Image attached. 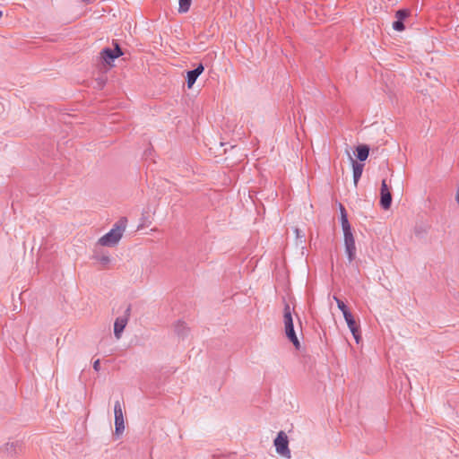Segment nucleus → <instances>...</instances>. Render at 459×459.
I'll return each instance as SVG.
<instances>
[{
	"mask_svg": "<svg viewBox=\"0 0 459 459\" xmlns=\"http://www.w3.org/2000/svg\"><path fill=\"white\" fill-rule=\"evenodd\" d=\"M283 323L285 328V333L288 339L293 343L296 349L300 348V342L296 336L294 326H293V319L291 316L290 307L289 305H286L284 307V315H283Z\"/></svg>",
	"mask_w": 459,
	"mask_h": 459,
	"instance_id": "obj_1",
	"label": "nucleus"
},
{
	"mask_svg": "<svg viewBox=\"0 0 459 459\" xmlns=\"http://www.w3.org/2000/svg\"><path fill=\"white\" fill-rule=\"evenodd\" d=\"M125 231V226L115 225L107 234L99 239V244L103 247H114L121 239Z\"/></svg>",
	"mask_w": 459,
	"mask_h": 459,
	"instance_id": "obj_2",
	"label": "nucleus"
},
{
	"mask_svg": "<svg viewBox=\"0 0 459 459\" xmlns=\"http://www.w3.org/2000/svg\"><path fill=\"white\" fill-rule=\"evenodd\" d=\"M275 450L281 456L290 459L291 457L289 448L288 436L284 431H280L273 441Z\"/></svg>",
	"mask_w": 459,
	"mask_h": 459,
	"instance_id": "obj_3",
	"label": "nucleus"
},
{
	"mask_svg": "<svg viewBox=\"0 0 459 459\" xmlns=\"http://www.w3.org/2000/svg\"><path fill=\"white\" fill-rule=\"evenodd\" d=\"M115 414V433L119 436L125 430L124 406L120 401H117L114 405Z\"/></svg>",
	"mask_w": 459,
	"mask_h": 459,
	"instance_id": "obj_4",
	"label": "nucleus"
},
{
	"mask_svg": "<svg viewBox=\"0 0 459 459\" xmlns=\"http://www.w3.org/2000/svg\"><path fill=\"white\" fill-rule=\"evenodd\" d=\"M115 48L113 49L111 48H104L101 50L100 52V58L102 59V61L108 65L109 66H112L113 65V61L121 56L123 55V52L119 47V45L116 42L115 44Z\"/></svg>",
	"mask_w": 459,
	"mask_h": 459,
	"instance_id": "obj_5",
	"label": "nucleus"
},
{
	"mask_svg": "<svg viewBox=\"0 0 459 459\" xmlns=\"http://www.w3.org/2000/svg\"><path fill=\"white\" fill-rule=\"evenodd\" d=\"M392 204L391 188L388 186L386 180L383 179L380 188V205L384 210H388Z\"/></svg>",
	"mask_w": 459,
	"mask_h": 459,
	"instance_id": "obj_6",
	"label": "nucleus"
},
{
	"mask_svg": "<svg viewBox=\"0 0 459 459\" xmlns=\"http://www.w3.org/2000/svg\"><path fill=\"white\" fill-rule=\"evenodd\" d=\"M343 236L346 254L348 255L349 261L351 262L356 255L355 240L351 230L348 231H343Z\"/></svg>",
	"mask_w": 459,
	"mask_h": 459,
	"instance_id": "obj_7",
	"label": "nucleus"
},
{
	"mask_svg": "<svg viewBox=\"0 0 459 459\" xmlns=\"http://www.w3.org/2000/svg\"><path fill=\"white\" fill-rule=\"evenodd\" d=\"M130 316V308L128 307L125 315L116 319L114 324V334L117 339H120L124 329L126 328Z\"/></svg>",
	"mask_w": 459,
	"mask_h": 459,
	"instance_id": "obj_8",
	"label": "nucleus"
},
{
	"mask_svg": "<svg viewBox=\"0 0 459 459\" xmlns=\"http://www.w3.org/2000/svg\"><path fill=\"white\" fill-rule=\"evenodd\" d=\"M204 67L203 65H199L195 69L187 72L186 80L187 87L191 89L195 82L197 77L204 72Z\"/></svg>",
	"mask_w": 459,
	"mask_h": 459,
	"instance_id": "obj_9",
	"label": "nucleus"
},
{
	"mask_svg": "<svg viewBox=\"0 0 459 459\" xmlns=\"http://www.w3.org/2000/svg\"><path fill=\"white\" fill-rule=\"evenodd\" d=\"M348 155L351 156V154L349 152H348ZM350 159H351V164H352L354 184H355V186H357L358 181L359 180V178L362 175L363 165L355 161L351 157H350Z\"/></svg>",
	"mask_w": 459,
	"mask_h": 459,
	"instance_id": "obj_10",
	"label": "nucleus"
},
{
	"mask_svg": "<svg viewBox=\"0 0 459 459\" xmlns=\"http://www.w3.org/2000/svg\"><path fill=\"white\" fill-rule=\"evenodd\" d=\"M340 212H341V224L342 231L351 230V225L348 221L347 212L342 204H340Z\"/></svg>",
	"mask_w": 459,
	"mask_h": 459,
	"instance_id": "obj_11",
	"label": "nucleus"
},
{
	"mask_svg": "<svg viewBox=\"0 0 459 459\" xmlns=\"http://www.w3.org/2000/svg\"><path fill=\"white\" fill-rule=\"evenodd\" d=\"M357 157L360 161H364L368 159L369 154V148L366 144H360L356 148Z\"/></svg>",
	"mask_w": 459,
	"mask_h": 459,
	"instance_id": "obj_12",
	"label": "nucleus"
},
{
	"mask_svg": "<svg viewBox=\"0 0 459 459\" xmlns=\"http://www.w3.org/2000/svg\"><path fill=\"white\" fill-rule=\"evenodd\" d=\"M343 316L351 333H355L356 330L359 329V326L357 325L351 313H345V316Z\"/></svg>",
	"mask_w": 459,
	"mask_h": 459,
	"instance_id": "obj_13",
	"label": "nucleus"
},
{
	"mask_svg": "<svg viewBox=\"0 0 459 459\" xmlns=\"http://www.w3.org/2000/svg\"><path fill=\"white\" fill-rule=\"evenodd\" d=\"M96 260L102 269L108 268L112 261L111 257L108 255H101Z\"/></svg>",
	"mask_w": 459,
	"mask_h": 459,
	"instance_id": "obj_14",
	"label": "nucleus"
},
{
	"mask_svg": "<svg viewBox=\"0 0 459 459\" xmlns=\"http://www.w3.org/2000/svg\"><path fill=\"white\" fill-rule=\"evenodd\" d=\"M192 0H178V12L185 13L189 11Z\"/></svg>",
	"mask_w": 459,
	"mask_h": 459,
	"instance_id": "obj_15",
	"label": "nucleus"
},
{
	"mask_svg": "<svg viewBox=\"0 0 459 459\" xmlns=\"http://www.w3.org/2000/svg\"><path fill=\"white\" fill-rule=\"evenodd\" d=\"M334 299L337 303L339 309L342 312L343 316H345V313H350V311L347 309V307L345 306L343 301H342L341 299H339L336 297H334Z\"/></svg>",
	"mask_w": 459,
	"mask_h": 459,
	"instance_id": "obj_16",
	"label": "nucleus"
},
{
	"mask_svg": "<svg viewBox=\"0 0 459 459\" xmlns=\"http://www.w3.org/2000/svg\"><path fill=\"white\" fill-rule=\"evenodd\" d=\"M409 16V11L407 10H399L396 12L395 17L399 20H405Z\"/></svg>",
	"mask_w": 459,
	"mask_h": 459,
	"instance_id": "obj_17",
	"label": "nucleus"
},
{
	"mask_svg": "<svg viewBox=\"0 0 459 459\" xmlns=\"http://www.w3.org/2000/svg\"><path fill=\"white\" fill-rule=\"evenodd\" d=\"M409 16V11L407 10H399L396 12L395 17L399 20H405Z\"/></svg>",
	"mask_w": 459,
	"mask_h": 459,
	"instance_id": "obj_18",
	"label": "nucleus"
},
{
	"mask_svg": "<svg viewBox=\"0 0 459 459\" xmlns=\"http://www.w3.org/2000/svg\"><path fill=\"white\" fill-rule=\"evenodd\" d=\"M393 28L397 31H403L404 30L403 20L397 19L395 22H394Z\"/></svg>",
	"mask_w": 459,
	"mask_h": 459,
	"instance_id": "obj_19",
	"label": "nucleus"
},
{
	"mask_svg": "<svg viewBox=\"0 0 459 459\" xmlns=\"http://www.w3.org/2000/svg\"><path fill=\"white\" fill-rule=\"evenodd\" d=\"M357 343L360 341L359 328L356 330L355 333H352Z\"/></svg>",
	"mask_w": 459,
	"mask_h": 459,
	"instance_id": "obj_20",
	"label": "nucleus"
},
{
	"mask_svg": "<svg viewBox=\"0 0 459 459\" xmlns=\"http://www.w3.org/2000/svg\"><path fill=\"white\" fill-rule=\"evenodd\" d=\"M93 368L98 371L100 369V360L97 359L96 361H94L93 363Z\"/></svg>",
	"mask_w": 459,
	"mask_h": 459,
	"instance_id": "obj_21",
	"label": "nucleus"
},
{
	"mask_svg": "<svg viewBox=\"0 0 459 459\" xmlns=\"http://www.w3.org/2000/svg\"><path fill=\"white\" fill-rule=\"evenodd\" d=\"M455 201L459 204V187L457 188L455 193Z\"/></svg>",
	"mask_w": 459,
	"mask_h": 459,
	"instance_id": "obj_22",
	"label": "nucleus"
},
{
	"mask_svg": "<svg viewBox=\"0 0 459 459\" xmlns=\"http://www.w3.org/2000/svg\"><path fill=\"white\" fill-rule=\"evenodd\" d=\"M2 15H3V12H2V11H0V18L2 17Z\"/></svg>",
	"mask_w": 459,
	"mask_h": 459,
	"instance_id": "obj_23",
	"label": "nucleus"
}]
</instances>
